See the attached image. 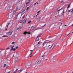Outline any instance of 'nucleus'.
Listing matches in <instances>:
<instances>
[{"label":"nucleus","mask_w":73,"mask_h":73,"mask_svg":"<svg viewBox=\"0 0 73 73\" xmlns=\"http://www.w3.org/2000/svg\"><path fill=\"white\" fill-rule=\"evenodd\" d=\"M68 12H72V10H71H71H69V11H68Z\"/></svg>","instance_id":"35"},{"label":"nucleus","mask_w":73,"mask_h":73,"mask_svg":"<svg viewBox=\"0 0 73 73\" xmlns=\"http://www.w3.org/2000/svg\"><path fill=\"white\" fill-rule=\"evenodd\" d=\"M62 9V8H61L60 9H59V10H58L56 11V12H58V13H57V14H59V11H60Z\"/></svg>","instance_id":"10"},{"label":"nucleus","mask_w":73,"mask_h":73,"mask_svg":"<svg viewBox=\"0 0 73 73\" xmlns=\"http://www.w3.org/2000/svg\"><path fill=\"white\" fill-rule=\"evenodd\" d=\"M42 34H41V33H40L39 34L38 36H37L38 37H40L41 35Z\"/></svg>","instance_id":"23"},{"label":"nucleus","mask_w":73,"mask_h":73,"mask_svg":"<svg viewBox=\"0 0 73 73\" xmlns=\"http://www.w3.org/2000/svg\"><path fill=\"white\" fill-rule=\"evenodd\" d=\"M31 53H32V51H31Z\"/></svg>","instance_id":"61"},{"label":"nucleus","mask_w":73,"mask_h":73,"mask_svg":"<svg viewBox=\"0 0 73 73\" xmlns=\"http://www.w3.org/2000/svg\"><path fill=\"white\" fill-rule=\"evenodd\" d=\"M25 16V15H24L23 16V17H22V19H24V17Z\"/></svg>","instance_id":"34"},{"label":"nucleus","mask_w":73,"mask_h":73,"mask_svg":"<svg viewBox=\"0 0 73 73\" xmlns=\"http://www.w3.org/2000/svg\"><path fill=\"white\" fill-rule=\"evenodd\" d=\"M8 73H10V71H9V72H8Z\"/></svg>","instance_id":"64"},{"label":"nucleus","mask_w":73,"mask_h":73,"mask_svg":"<svg viewBox=\"0 0 73 73\" xmlns=\"http://www.w3.org/2000/svg\"><path fill=\"white\" fill-rule=\"evenodd\" d=\"M23 1V0H18V3H20V2H22Z\"/></svg>","instance_id":"19"},{"label":"nucleus","mask_w":73,"mask_h":73,"mask_svg":"<svg viewBox=\"0 0 73 73\" xmlns=\"http://www.w3.org/2000/svg\"><path fill=\"white\" fill-rule=\"evenodd\" d=\"M54 46H55V44H54L52 45H49L48 46V48L50 49V50H51Z\"/></svg>","instance_id":"1"},{"label":"nucleus","mask_w":73,"mask_h":73,"mask_svg":"<svg viewBox=\"0 0 73 73\" xmlns=\"http://www.w3.org/2000/svg\"><path fill=\"white\" fill-rule=\"evenodd\" d=\"M1 31V28H0V32Z\"/></svg>","instance_id":"53"},{"label":"nucleus","mask_w":73,"mask_h":73,"mask_svg":"<svg viewBox=\"0 0 73 73\" xmlns=\"http://www.w3.org/2000/svg\"><path fill=\"white\" fill-rule=\"evenodd\" d=\"M23 34L25 35H26V34H28V35H29L31 34V32H27V31H25L24 32Z\"/></svg>","instance_id":"5"},{"label":"nucleus","mask_w":73,"mask_h":73,"mask_svg":"<svg viewBox=\"0 0 73 73\" xmlns=\"http://www.w3.org/2000/svg\"><path fill=\"white\" fill-rule=\"evenodd\" d=\"M9 24H10V23H9L8 24V25H7V28H8V25H9Z\"/></svg>","instance_id":"40"},{"label":"nucleus","mask_w":73,"mask_h":73,"mask_svg":"<svg viewBox=\"0 0 73 73\" xmlns=\"http://www.w3.org/2000/svg\"><path fill=\"white\" fill-rule=\"evenodd\" d=\"M60 3H65V2H64V1H61V2H60Z\"/></svg>","instance_id":"31"},{"label":"nucleus","mask_w":73,"mask_h":73,"mask_svg":"<svg viewBox=\"0 0 73 73\" xmlns=\"http://www.w3.org/2000/svg\"><path fill=\"white\" fill-rule=\"evenodd\" d=\"M64 13V9H63V15Z\"/></svg>","instance_id":"33"},{"label":"nucleus","mask_w":73,"mask_h":73,"mask_svg":"<svg viewBox=\"0 0 73 73\" xmlns=\"http://www.w3.org/2000/svg\"><path fill=\"white\" fill-rule=\"evenodd\" d=\"M36 66L35 64L33 65H32V67L33 68H35L36 67Z\"/></svg>","instance_id":"13"},{"label":"nucleus","mask_w":73,"mask_h":73,"mask_svg":"<svg viewBox=\"0 0 73 73\" xmlns=\"http://www.w3.org/2000/svg\"><path fill=\"white\" fill-rule=\"evenodd\" d=\"M12 33V31H10L7 33V34L9 35V36H11Z\"/></svg>","instance_id":"6"},{"label":"nucleus","mask_w":73,"mask_h":73,"mask_svg":"<svg viewBox=\"0 0 73 73\" xmlns=\"http://www.w3.org/2000/svg\"><path fill=\"white\" fill-rule=\"evenodd\" d=\"M31 65V64L30 65H27L26 66L27 68H30V66Z\"/></svg>","instance_id":"15"},{"label":"nucleus","mask_w":73,"mask_h":73,"mask_svg":"<svg viewBox=\"0 0 73 73\" xmlns=\"http://www.w3.org/2000/svg\"><path fill=\"white\" fill-rule=\"evenodd\" d=\"M19 71H20L21 72H22V71H23V69H20V70H19Z\"/></svg>","instance_id":"28"},{"label":"nucleus","mask_w":73,"mask_h":73,"mask_svg":"<svg viewBox=\"0 0 73 73\" xmlns=\"http://www.w3.org/2000/svg\"><path fill=\"white\" fill-rule=\"evenodd\" d=\"M61 35H59L58 36V38H61Z\"/></svg>","instance_id":"16"},{"label":"nucleus","mask_w":73,"mask_h":73,"mask_svg":"<svg viewBox=\"0 0 73 73\" xmlns=\"http://www.w3.org/2000/svg\"><path fill=\"white\" fill-rule=\"evenodd\" d=\"M26 11H25V10H24L23 11V13L22 14H24V13H25V12H26Z\"/></svg>","instance_id":"22"},{"label":"nucleus","mask_w":73,"mask_h":73,"mask_svg":"<svg viewBox=\"0 0 73 73\" xmlns=\"http://www.w3.org/2000/svg\"><path fill=\"white\" fill-rule=\"evenodd\" d=\"M56 46H59V43H57L56 44Z\"/></svg>","instance_id":"24"},{"label":"nucleus","mask_w":73,"mask_h":73,"mask_svg":"<svg viewBox=\"0 0 73 73\" xmlns=\"http://www.w3.org/2000/svg\"><path fill=\"white\" fill-rule=\"evenodd\" d=\"M60 26H61L62 27V25H61Z\"/></svg>","instance_id":"62"},{"label":"nucleus","mask_w":73,"mask_h":73,"mask_svg":"<svg viewBox=\"0 0 73 73\" xmlns=\"http://www.w3.org/2000/svg\"><path fill=\"white\" fill-rule=\"evenodd\" d=\"M40 17H38L37 18V20H39V19H40Z\"/></svg>","instance_id":"38"},{"label":"nucleus","mask_w":73,"mask_h":73,"mask_svg":"<svg viewBox=\"0 0 73 73\" xmlns=\"http://www.w3.org/2000/svg\"><path fill=\"white\" fill-rule=\"evenodd\" d=\"M57 61V60L55 59V60H54V61L55 62V61Z\"/></svg>","instance_id":"50"},{"label":"nucleus","mask_w":73,"mask_h":73,"mask_svg":"<svg viewBox=\"0 0 73 73\" xmlns=\"http://www.w3.org/2000/svg\"><path fill=\"white\" fill-rule=\"evenodd\" d=\"M38 3L36 2L34 4V5H36V4H37Z\"/></svg>","instance_id":"32"},{"label":"nucleus","mask_w":73,"mask_h":73,"mask_svg":"<svg viewBox=\"0 0 73 73\" xmlns=\"http://www.w3.org/2000/svg\"><path fill=\"white\" fill-rule=\"evenodd\" d=\"M17 58H15L14 59V62H17Z\"/></svg>","instance_id":"12"},{"label":"nucleus","mask_w":73,"mask_h":73,"mask_svg":"<svg viewBox=\"0 0 73 73\" xmlns=\"http://www.w3.org/2000/svg\"><path fill=\"white\" fill-rule=\"evenodd\" d=\"M6 49H7H7H9V47H8V48H6Z\"/></svg>","instance_id":"46"},{"label":"nucleus","mask_w":73,"mask_h":73,"mask_svg":"<svg viewBox=\"0 0 73 73\" xmlns=\"http://www.w3.org/2000/svg\"><path fill=\"white\" fill-rule=\"evenodd\" d=\"M8 17H12V15H10L9 14L8 15Z\"/></svg>","instance_id":"25"},{"label":"nucleus","mask_w":73,"mask_h":73,"mask_svg":"<svg viewBox=\"0 0 73 73\" xmlns=\"http://www.w3.org/2000/svg\"><path fill=\"white\" fill-rule=\"evenodd\" d=\"M18 71H19V72H18V73H21V72H20V70H19Z\"/></svg>","instance_id":"45"},{"label":"nucleus","mask_w":73,"mask_h":73,"mask_svg":"<svg viewBox=\"0 0 73 73\" xmlns=\"http://www.w3.org/2000/svg\"><path fill=\"white\" fill-rule=\"evenodd\" d=\"M18 69H18V68L16 69L15 71L13 72V73H16V72H17V70H18Z\"/></svg>","instance_id":"14"},{"label":"nucleus","mask_w":73,"mask_h":73,"mask_svg":"<svg viewBox=\"0 0 73 73\" xmlns=\"http://www.w3.org/2000/svg\"><path fill=\"white\" fill-rule=\"evenodd\" d=\"M22 28V27H20L19 28Z\"/></svg>","instance_id":"51"},{"label":"nucleus","mask_w":73,"mask_h":73,"mask_svg":"<svg viewBox=\"0 0 73 73\" xmlns=\"http://www.w3.org/2000/svg\"><path fill=\"white\" fill-rule=\"evenodd\" d=\"M16 10H14L13 12V15H15L16 14Z\"/></svg>","instance_id":"11"},{"label":"nucleus","mask_w":73,"mask_h":73,"mask_svg":"<svg viewBox=\"0 0 73 73\" xmlns=\"http://www.w3.org/2000/svg\"><path fill=\"white\" fill-rule=\"evenodd\" d=\"M34 29V28L32 27H31V29H30V31H32L33 29Z\"/></svg>","instance_id":"21"},{"label":"nucleus","mask_w":73,"mask_h":73,"mask_svg":"<svg viewBox=\"0 0 73 73\" xmlns=\"http://www.w3.org/2000/svg\"><path fill=\"white\" fill-rule=\"evenodd\" d=\"M6 65V64H5L4 65V67H5Z\"/></svg>","instance_id":"37"},{"label":"nucleus","mask_w":73,"mask_h":73,"mask_svg":"<svg viewBox=\"0 0 73 73\" xmlns=\"http://www.w3.org/2000/svg\"><path fill=\"white\" fill-rule=\"evenodd\" d=\"M69 35V34H67L65 35V36H66H66H68V35Z\"/></svg>","instance_id":"39"},{"label":"nucleus","mask_w":73,"mask_h":73,"mask_svg":"<svg viewBox=\"0 0 73 73\" xmlns=\"http://www.w3.org/2000/svg\"><path fill=\"white\" fill-rule=\"evenodd\" d=\"M20 7H19V6H17L16 8V11H17V9H18V10H20Z\"/></svg>","instance_id":"7"},{"label":"nucleus","mask_w":73,"mask_h":73,"mask_svg":"<svg viewBox=\"0 0 73 73\" xmlns=\"http://www.w3.org/2000/svg\"><path fill=\"white\" fill-rule=\"evenodd\" d=\"M17 17H18L17 16H16V17H15L16 19H17Z\"/></svg>","instance_id":"52"},{"label":"nucleus","mask_w":73,"mask_h":73,"mask_svg":"<svg viewBox=\"0 0 73 73\" xmlns=\"http://www.w3.org/2000/svg\"><path fill=\"white\" fill-rule=\"evenodd\" d=\"M15 44V42H12L11 43V44Z\"/></svg>","instance_id":"29"},{"label":"nucleus","mask_w":73,"mask_h":73,"mask_svg":"<svg viewBox=\"0 0 73 73\" xmlns=\"http://www.w3.org/2000/svg\"><path fill=\"white\" fill-rule=\"evenodd\" d=\"M71 10H72L71 12H73V8L72 9H71Z\"/></svg>","instance_id":"49"},{"label":"nucleus","mask_w":73,"mask_h":73,"mask_svg":"<svg viewBox=\"0 0 73 73\" xmlns=\"http://www.w3.org/2000/svg\"><path fill=\"white\" fill-rule=\"evenodd\" d=\"M40 42H38V44H37L38 45V44H40Z\"/></svg>","instance_id":"48"},{"label":"nucleus","mask_w":73,"mask_h":73,"mask_svg":"<svg viewBox=\"0 0 73 73\" xmlns=\"http://www.w3.org/2000/svg\"><path fill=\"white\" fill-rule=\"evenodd\" d=\"M31 23V21H29L27 23L28 24H30Z\"/></svg>","instance_id":"27"},{"label":"nucleus","mask_w":73,"mask_h":73,"mask_svg":"<svg viewBox=\"0 0 73 73\" xmlns=\"http://www.w3.org/2000/svg\"><path fill=\"white\" fill-rule=\"evenodd\" d=\"M40 11H38L37 12V13H39V12H40Z\"/></svg>","instance_id":"44"},{"label":"nucleus","mask_w":73,"mask_h":73,"mask_svg":"<svg viewBox=\"0 0 73 73\" xmlns=\"http://www.w3.org/2000/svg\"><path fill=\"white\" fill-rule=\"evenodd\" d=\"M11 8V6H10V7H9V9H10V8Z\"/></svg>","instance_id":"54"},{"label":"nucleus","mask_w":73,"mask_h":73,"mask_svg":"<svg viewBox=\"0 0 73 73\" xmlns=\"http://www.w3.org/2000/svg\"><path fill=\"white\" fill-rule=\"evenodd\" d=\"M31 2V0H29L28 1V2L26 3V4H29V3Z\"/></svg>","instance_id":"18"},{"label":"nucleus","mask_w":73,"mask_h":73,"mask_svg":"<svg viewBox=\"0 0 73 73\" xmlns=\"http://www.w3.org/2000/svg\"><path fill=\"white\" fill-rule=\"evenodd\" d=\"M66 60H64V62H66Z\"/></svg>","instance_id":"42"},{"label":"nucleus","mask_w":73,"mask_h":73,"mask_svg":"<svg viewBox=\"0 0 73 73\" xmlns=\"http://www.w3.org/2000/svg\"><path fill=\"white\" fill-rule=\"evenodd\" d=\"M18 15H18V14H17V15L16 16H17L18 17Z\"/></svg>","instance_id":"59"},{"label":"nucleus","mask_w":73,"mask_h":73,"mask_svg":"<svg viewBox=\"0 0 73 73\" xmlns=\"http://www.w3.org/2000/svg\"><path fill=\"white\" fill-rule=\"evenodd\" d=\"M47 41H48V40H46L45 42H44V43H42V46H44L45 44H48V42H47Z\"/></svg>","instance_id":"3"},{"label":"nucleus","mask_w":73,"mask_h":73,"mask_svg":"<svg viewBox=\"0 0 73 73\" xmlns=\"http://www.w3.org/2000/svg\"><path fill=\"white\" fill-rule=\"evenodd\" d=\"M20 23H21V24H22V23H23V22L21 21L20 22Z\"/></svg>","instance_id":"55"},{"label":"nucleus","mask_w":73,"mask_h":73,"mask_svg":"<svg viewBox=\"0 0 73 73\" xmlns=\"http://www.w3.org/2000/svg\"><path fill=\"white\" fill-rule=\"evenodd\" d=\"M46 61H47V62H48V61H49V60L47 59L46 60Z\"/></svg>","instance_id":"43"},{"label":"nucleus","mask_w":73,"mask_h":73,"mask_svg":"<svg viewBox=\"0 0 73 73\" xmlns=\"http://www.w3.org/2000/svg\"><path fill=\"white\" fill-rule=\"evenodd\" d=\"M19 48V46H17L16 48V49H17V48Z\"/></svg>","instance_id":"47"},{"label":"nucleus","mask_w":73,"mask_h":73,"mask_svg":"<svg viewBox=\"0 0 73 73\" xmlns=\"http://www.w3.org/2000/svg\"><path fill=\"white\" fill-rule=\"evenodd\" d=\"M59 8H60V7H59L58 8H57V9H59Z\"/></svg>","instance_id":"57"},{"label":"nucleus","mask_w":73,"mask_h":73,"mask_svg":"<svg viewBox=\"0 0 73 73\" xmlns=\"http://www.w3.org/2000/svg\"><path fill=\"white\" fill-rule=\"evenodd\" d=\"M8 36L7 35H3L2 36V37H8Z\"/></svg>","instance_id":"17"},{"label":"nucleus","mask_w":73,"mask_h":73,"mask_svg":"<svg viewBox=\"0 0 73 73\" xmlns=\"http://www.w3.org/2000/svg\"><path fill=\"white\" fill-rule=\"evenodd\" d=\"M29 8V7H28L26 9L27 10H28Z\"/></svg>","instance_id":"36"},{"label":"nucleus","mask_w":73,"mask_h":73,"mask_svg":"<svg viewBox=\"0 0 73 73\" xmlns=\"http://www.w3.org/2000/svg\"><path fill=\"white\" fill-rule=\"evenodd\" d=\"M27 20V19L25 18V19L23 21V23L25 24L26 23V21Z\"/></svg>","instance_id":"8"},{"label":"nucleus","mask_w":73,"mask_h":73,"mask_svg":"<svg viewBox=\"0 0 73 73\" xmlns=\"http://www.w3.org/2000/svg\"><path fill=\"white\" fill-rule=\"evenodd\" d=\"M45 24H44V25L43 26H41V27L42 28H40V29H42V27H44V26H45Z\"/></svg>","instance_id":"26"},{"label":"nucleus","mask_w":73,"mask_h":73,"mask_svg":"<svg viewBox=\"0 0 73 73\" xmlns=\"http://www.w3.org/2000/svg\"><path fill=\"white\" fill-rule=\"evenodd\" d=\"M6 31H8L7 29H6Z\"/></svg>","instance_id":"58"},{"label":"nucleus","mask_w":73,"mask_h":73,"mask_svg":"<svg viewBox=\"0 0 73 73\" xmlns=\"http://www.w3.org/2000/svg\"><path fill=\"white\" fill-rule=\"evenodd\" d=\"M20 13H21L19 12L17 14H18L19 15V14H20Z\"/></svg>","instance_id":"41"},{"label":"nucleus","mask_w":73,"mask_h":73,"mask_svg":"<svg viewBox=\"0 0 73 73\" xmlns=\"http://www.w3.org/2000/svg\"><path fill=\"white\" fill-rule=\"evenodd\" d=\"M14 46H14V45H13L11 47V50H12L14 51L16 50V49L15 48H13V47H14Z\"/></svg>","instance_id":"4"},{"label":"nucleus","mask_w":73,"mask_h":73,"mask_svg":"<svg viewBox=\"0 0 73 73\" xmlns=\"http://www.w3.org/2000/svg\"><path fill=\"white\" fill-rule=\"evenodd\" d=\"M36 62L38 64H40V63H41V61L40 60H38L36 61Z\"/></svg>","instance_id":"9"},{"label":"nucleus","mask_w":73,"mask_h":73,"mask_svg":"<svg viewBox=\"0 0 73 73\" xmlns=\"http://www.w3.org/2000/svg\"><path fill=\"white\" fill-rule=\"evenodd\" d=\"M32 54V53H31L30 54H29V55L30 56H31V54Z\"/></svg>","instance_id":"56"},{"label":"nucleus","mask_w":73,"mask_h":73,"mask_svg":"<svg viewBox=\"0 0 73 73\" xmlns=\"http://www.w3.org/2000/svg\"><path fill=\"white\" fill-rule=\"evenodd\" d=\"M30 50V51H33V50Z\"/></svg>","instance_id":"60"},{"label":"nucleus","mask_w":73,"mask_h":73,"mask_svg":"<svg viewBox=\"0 0 73 73\" xmlns=\"http://www.w3.org/2000/svg\"><path fill=\"white\" fill-rule=\"evenodd\" d=\"M32 56H30V57H32Z\"/></svg>","instance_id":"63"},{"label":"nucleus","mask_w":73,"mask_h":73,"mask_svg":"<svg viewBox=\"0 0 73 73\" xmlns=\"http://www.w3.org/2000/svg\"><path fill=\"white\" fill-rule=\"evenodd\" d=\"M48 52H46L44 53V55L41 57V58H44V57H45V56H48Z\"/></svg>","instance_id":"2"},{"label":"nucleus","mask_w":73,"mask_h":73,"mask_svg":"<svg viewBox=\"0 0 73 73\" xmlns=\"http://www.w3.org/2000/svg\"><path fill=\"white\" fill-rule=\"evenodd\" d=\"M39 40V38H36V41H38Z\"/></svg>","instance_id":"20"},{"label":"nucleus","mask_w":73,"mask_h":73,"mask_svg":"<svg viewBox=\"0 0 73 73\" xmlns=\"http://www.w3.org/2000/svg\"><path fill=\"white\" fill-rule=\"evenodd\" d=\"M70 7V5H68L67 7V8H69Z\"/></svg>","instance_id":"30"}]
</instances>
